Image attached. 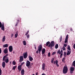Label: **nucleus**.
Here are the masks:
<instances>
[{
	"instance_id": "e433bc0d",
	"label": "nucleus",
	"mask_w": 75,
	"mask_h": 75,
	"mask_svg": "<svg viewBox=\"0 0 75 75\" xmlns=\"http://www.w3.org/2000/svg\"><path fill=\"white\" fill-rule=\"evenodd\" d=\"M60 54H61L60 56V58H62V55H63V54L62 53H61Z\"/></svg>"
},
{
	"instance_id": "c03bdc74",
	"label": "nucleus",
	"mask_w": 75,
	"mask_h": 75,
	"mask_svg": "<svg viewBox=\"0 0 75 75\" xmlns=\"http://www.w3.org/2000/svg\"><path fill=\"white\" fill-rule=\"evenodd\" d=\"M63 50L65 51V47L64 46H63Z\"/></svg>"
},
{
	"instance_id": "72a5a7b5",
	"label": "nucleus",
	"mask_w": 75,
	"mask_h": 75,
	"mask_svg": "<svg viewBox=\"0 0 75 75\" xmlns=\"http://www.w3.org/2000/svg\"><path fill=\"white\" fill-rule=\"evenodd\" d=\"M48 56L49 57H50V56H51V53L50 52L48 53Z\"/></svg>"
},
{
	"instance_id": "37998d69",
	"label": "nucleus",
	"mask_w": 75,
	"mask_h": 75,
	"mask_svg": "<svg viewBox=\"0 0 75 75\" xmlns=\"http://www.w3.org/2000/svg\"><path fill=\"white\" fill-rule=\"evenodd\" d=\"M24 62H23L21 63V65H21V66L22 67V65H24Z\"/></svg>"
},
{
	"instance_id": "a211bd4d",
	"label": "nucleus",
	"mask_w": 75,
	"mask_h": 75,
	"mask_svg": "<svg viewBox=\"0 0 75 75\" xmlns=\"http://www.w3.org/2000/svg\"><path fill=\"white\" fill-rule=\"evenodd\" d=\"M21 75H24V70L23 69L21 71Z\"/></svg>"
},
{
	"instance_id": "2eb2a0df",
	"label": "nucleus",
	"mask_w": 75,
	"mask_h": 75,
	"mask_svg": "<svg viewBox=\"0 0 75 75\" xmlns=\"http://www.w3.org/2000/svg\"><path fill=\"white\" fill-rule=\"evenodd\" d=\"M45 63L43 64L42 65V68L43 70H45Z\"/></svg>"
},
{
	"instance_id": "de8ad7c7",
	"label": "nucleus",
	"mask_w": 75,
	"mask_h": 75,
	"mask_svg": "<svg viewBox=\"0 0 75 75\" xmlns=\"http://www.w3.org/2000/svg\"><path fill=\"white\" fill-rule=\"evenodd\" d=\"M73 48L75 49V43L73 45Z\"/></svg>"
},
{
	"instance_id": "680f3d73",
	"label": "nucleus",
	"mask_w": 75,
	"mask_h": 75,
	"mask_svg": "<svg viewBox=\"0 0 75 75\" xmlns=\"http://www.w3.org/2000/svg\"><path fill=\"white\" fill-rule=\"evenodd\" d=\"M38 32H40V30L38 31Z\"/></svg>"
},
{
	"instance_id": "0e129e2a",
	"label": "nucleus",
	"mask_w": 75,
	"mask_h": 75,
	"mask_svg": "<svg viewBox=\"0 0 75 75\" xmlns=\"http://www.w3.org/2000/svg\"><path fill=\"white\" fill-rule=\"evenodd\" d=\"M13 53H14V52H13Z\"/></svg>"
},
{
	"instance_id": "473e14b6",
	"label": "nucleus",
	"mask_w": 75,
	"mask_h": 75,
	"mask_svg": "<svg viewBox=\"0 0 75 75\" xmlns=\"http://www.w3.org/2000/svg\"><path fill=\"white\" fill-rule=\"evenodd\" d=\"M54 58H53L51 60V63H53L54 62Z\"/></svg>"
},
{
	"instance_id": "412c9836",
	"label": "nucleus",
	"mask_w": 75,
	"mask_h": 75,
	"mask_svg": "<svg viewBox=\"0 0 75 75\" xmlns=\"http://www.w3.org/2000/svg\"><path fill=\"white\" fill-rule=\"evenodd\" d=\"M74 69H75L74 67H71L70 68V70L71 71H74Z\"/></svg>"
},
{
	"instance_id": "20e7f679",
	"label": "nucleus",
	"mask_w": 75,
	"mask_h": 75,
	"mask_svg": "<svg viewBox=\"0 0 75 75\" xmlns=\"http://www.w3.org/2000/svg\"><path fill=\"white\" fill-rule=\"evenodd\" d=\"M23 58L24 59H25L27 58L28 54L27 52H26L25 53H24L23 54Z\"/></svg>"
},
{
	"instance_id": "5fc2aeb1",
	"label": "nucleus",
	"mask_w": 75,
	"mask_h": 75,
	"mask_svg": "<svg viewBox=\"0 0 75 75\" xmlns=\"http://www.w3.org/2000/svg\"><path fill=\"white\" fill-rule=\"evenodd\" d=\"M70 73L71 74H72L73 73V71H70Z\"/></svg>"
},
{
	"instance_id": "3c124183",
	"label": "nucleus",
	"mask_w": 75,
	"mask_h": 75,
	"mask_svg": "<svg viewBox=\"0 0 75 75\" xmlns=\"http://www.w3.org/2000/svg\"><path fill=\"white\" fill-rule=\"evenodd\" d=\"M1 53V48H0V54Z\"/></svg>"
},
{
	"instance_id": "8fccbe9b",
	"label": "nucleus",
	"mask_w": 75,
	"mask_h": 75,
	"mask_svg": "<svg viewBox=\"0 0 75 75\" xmlns=\"http://www.w3.org/2000/svg\"><path fill=\"white\" fill-rule=\"evenodd\" d=\"M64 47H67V44H64Z\"/></svg>"
},
{
	"instance_id": "f3484780",
	"label": "nucleus",
	"mask_w": 75,
	"mask_h": 75,
	"mask_svg": "<svg viewBox=\"0 0 75 75\" xmlns=\"http://www.w3.org/2000/svg\"><path fill=\"white\" fill-rule=\"evenodd\" d=\"M42 54H44L45 52V49L43 48L42 49Z\"/></svg>"
},
{
	"instance_id": "0eeeda50",
	"label": "nucleus",
	"mask_w": 75,
	"mask_h": 75,
	"mask_svg": "<svg viewBox=\"0 0 75 75\" xmlns=\"http://www.w3.org/2000/svg\"><path fill=\"white\" fill-rule=\"evenodd\" d=\"M30 65V62L29 61L27 60L26 63V67H29Z\"/></svg>"
},
{
	"instance_id": "a18cd8bd",
	"label": "nucleus",
	"mask_w": 75,
	"mask_h": 75,
	"mask_svg": "<svg viewBox=\"0 0 75 75\" xmlns=\"http://www.w3.org/2000/svg\"><path fill=\"white\" fill-rule=\"evenodd\" d=\"M55 53H56V52H53L52 53V55H54V54H55Z\"/></svg>"
},
{
	"instance_id": "1a4fd4ad",
	"label": "nucleus",
	"mask_w": 75,
	"mask_h": 75,
	"mask_svg": "<svg viewBox=\"0 0 75 75\" xmlns=\"http://www.w3.org/2000/svg\"><path fill=\"white\" fill-rule=\"evenodd\" d=\"M68 35H67L66 36V38L65 39V41H64L65 43H67V42H68Z\"/></svg>"
},
{
	"instance_id": "aec40b11",
	"label": "nucleus",
	"mask_w": 75,
	"mask_h": 75,
	"mask_svg": "<svg viewBox=\"0 0 75 75\" xmlns=\"http://www.w3.org/2000/svg\"><path fill=\"white\" fill-rule=\"evenodd\" d=\"M6 40V36L5 35H4L3 37V38L2 39V41L3 42H4L5 41V40Z\"/></svg>"
},
{
	"instance_id": "864d4df0",
	"label": "nucleus",
	"mask_w": 75,
	"mask_h": 75,
	"mask_svg": "<svg viewBox=\"0 0 75 75\" xmlns=\"http://www.w3.org/2000/svg\"><path fill=\"white\" fill-rule=\"evenodd\" d=\"M35 46V50H37V48H36V46H35V45H34Z\"/></svg>"
},
{
	"instance_id": "f8f14e48",
	"label": "nucleus",
	"mask_w": 75,
	"mask_h": 75,
	"mask_svg": "<svg viewBox=\"0 0 75 75\" xmlns=\"http://www.w3.org/2000/svg\"><path fill=\"white\" fill-rule=\"evenodd\" d=\"M8 54H6V55L4 56L3 58V61L4 60V59H6V58H7V57H7V56H8Z\"/></svg>"
},
{
	"instance_id": "9d476101",
	"label": "nucleus",
	"mask_w": 75,
	"mask_h": 75,
	"mask_svg": "<svg viewBox=\"0 0 75 75\" xmlns=\"http://www.w3.org/2000/svg\"><path fill=\"white\" fill-rule=\"evenodd\" d=\"M1 30L3 31H4V23H2V25L1 26Z\"/></svg>"
},
{
	"instance_id": "7ed1b4c3",
	"label": "nucleus",
	"mask_w": 75,
	"mask_h": 75,
	"mask_svg": "<svg viewBox=\"0 0 75 75\" xmlns=\"http://www.w3.org/2000/svg\"><path fill=\"white\" fill-rule=\"evenodd\" d=\"M68 67L66 66H64L63 69V74H67L68 72Z\"/></svg>"
},
{
	"instance_id": "9b49d317",
	"label": "nucleus",
	"mask_w": 75,
	"mask_h": 75,
	"mask_svg": "<svg viewBox=\"0 0 75 75\" xmlns=\"http://www.w3.org/2000/svg\"><path fill=\"white\" fill-rule=\"evenodd\" d=\"M4 52L5 53V54H7V53H8V50L7 48H6L4 50Z\"/></svg>"
},
{
	"instance_id": "4be33fe9",
	"label": "nucleus",
	"mask_w": 75,
	"mask_h": 75,
	"mask_svg": "<svg viewBox=\"0 0 75 75\" xmlns=\"http://www.w3.org/2000/svg\"><path fill=\"white\" fill-rule=\"evenodd\" d=\"M19 21H20L18 20L17 21V22H16L15 25L16 27H17V26L18 25V23H19Z\"/></svg>"
},
{
	"instance_id": "c9c22d12",
	"label": "nucleus",
	"mask_w": 75,
	"mask_h": 75,
	"mask_svg": "<svg viewBox=\"0 0 75 75\" xmlns=\"http://www.w3.org/2000/svg\"><path fill=\"white\" fill-rule=\"evenodd\" d=\"M73 65L74 67H75V60L73 62Z\"/></svg>"
},
{
	"instance_id": "39448f33",
	"label": "nucleus",
	"mask_w": 75,
	"mask_h": 75,
	"mask_svg": "<svg viewBox=\"0 0 75 75\" xmlns=\"http://www.w3.org/2000/svg\"><path fill=\"white\" fill-rule=\"evenodd\" d=\"M23 59H24V58H23V56H21L20 57V59H19V62H21L22 61H23Z\"/></svg>"
},
{
	"instance_id": "b1692460",
	"label": "nucleus",
	"mask_w": 75,
	"mask_h": 75,
	"mask_svg": "<svg viewBox=\"0 0 75 75\" xmlns=\"http://www.w3.org/2000/svg\"><path fill=\"white\" fill-rule=\"evenodd\" d=\"M21 67L22 66H21L20 65L18 66V69H21Z\"/></svg>"
},
{
	"instance_id": "4468645a",
	"label": "nucleus",
	"mask_w": 75,
	"mask_h": 75,
	"mask_svg": "<svg viewBox=\"0 0 75 75\" xmlns=\"http://www.w3.org/2000/svg\"><path fill=\"white\" fill-rule=\"evenodd\" d=\"M2 66L3 68H5V67H6V63H5V62H2Z\"/></svg>"
},
{
	"instance_id": "dca6fc26",
	"label": "nucleus",
	"mask_w": 75,
	"mask_h": 75,
	"mask_svg": "<svg viewBox=\"0 0 75 75\" xmlns=\"http://www.w3.org/2000/svg\"><path fill=\"white\" fill-rule=\"evenodd\" d=\"M8 47V44L4 45L3 46V48H7Z\"/></svg>"
},
{
	"instance_id": "09e8293b",
	"label": "nucleus",
	"mask_w": 75,
	"mask_h": 75,
	"mask_svg": "<svg viewBox=\"0 0 75 75\" xmlns=\"http://www.w3.org/2000/svg\"><path fill=\"white\" fill-rule=\"evenodd\" d=\"M13 35H14V34H12L11 35V38H12V37H13Z\"/></svg>"
},
{
	"instance_id": "a19ab883",
	"label": "nucleus",
	"mask_w": 75,
	"mask_h": 75,
	"mask_svg": "<svg viewBox=\"0 0 75 75\" xmlns=\"http://www.w3.org/2000/svg\"><path fill=\"white\" fill-rule=\"evenodd\" d=\"M2 71H1V68H0V75H1Z\"/></svg>"
},
{
	"instance_id": "79ce46f5",
	"label": "nucleus",
	"mask_w": 75,
	"mask_h": 75,
	"mask_svg": "<svg viewBox=\"0 0 75 75\" xmlns=\"http://www.w3.org/2000/svg\"><path fill=\"white\" fill-rule=\"evenodd\" d=\"M28 33H29V30H28V31L27 32L25 33V35H27L28 34Z\"/></svg>"
},
{
	"instance_id": "4d7b16f0",
	"label": "nucleus",
	"mask_w": 75,
	"mask_h": 75,
	"mask_svg": "<svg viewBox=\"0 0 75 75\" xmlns=\"http://www.w3.org/2000/svg\"><path fill=\"white\" fill-rule=\"evenodd\" d=\"M38 72L36 73V74H35V75H38Z\"/></svg>"
},
{
	"instance_id": "cd10ccee",
	"label": "nucleus",
	"mask_w": 75,
	"mask_h": 75,
	"mask_svg": "<svg viewBox=\"0 0 75 75\" xmlns=\"http://www.w3.org/2000/svg\"><path fill=\"white\" fill-rule=\"evenodd\" d=\"M55 48L56 49H57V48H58V44H57L55 46Z\"/></svg>"
},
{
	"instance_id": "052dcab7",
	"label": "nucleus",
	"mask_w": 75,
	"mask_h": 75,
	"mask_svg": "<svg viewBox=\"0 0 75 75\" xmlns=\"http://www.w3.org/2000/svg\"><path fill=\"white\" fill-rule=\"evenodd\" d=\"M71 31H72V28H71Z\"/></svg>"
},
{
	"instance_id": "bf43d9fd",
	"label": "nucleus",
	"mask_w": 75,
	"mask_h": 75,
	"mask_svg": "<svg viewBox=\"0 0 75 75\" xmlns=\"http://www.w3.org/2000/svg\"><path fill=\"white\" fill-rule=\"evenodd\" d=\"M18 70H19V72H20V71L21 70V69H18Z\"/></svg>"
},
{
	"instance_id": "603ef678",
	"label": "nucleus",
	"mask_w": 75,
	"mask_h": 75,
	"mask_svg": "<svg viewBox=\"0 0 75 75\" xmlns=\"http://www.w3.org/2000/svg\"><path fill=\"white\" fill-rule=\"evenodd\" d=\"M54 64H56V61H54L53 62Z\"/></svg>"
},
{
	"instance_id": "393cba45",
	"label": "nucleus",
	"mask_w": 75,
	"mask_h": 75,
	"mask_svg": "<svg viewBox=\"0 0 75 75\" xmlns=\"http://www.w3.org/2000/svg\"><path fill=\"white\" fill-rule=\"evenodd\" d=\"M67 50L69 51H71V47L69 45H68L67 47Z\"/></svg>"
},
{
	"instance_id": "f704fd0d",
	"label": "nucleus",
	"mask_w": 75,
	"mask_h": 75,
	"mask_svg": "<svg viewBox=\"0 0 75 75\" xmlns=\"http://www.w3.org/2000/svg\"><path fill=\"white\" fill-rule=\"evenodd\" d=\"M65 60V58L64 57L62 59V62H64V61Z\"/></svg>"
},
{
	"instance_id": "2f4dec72",
	"label": "nucleus",
	"mask_w": 75,
	"mask_h": 75,
	"mask_svg": "<svg viewBox=\"0 0 75 75\" xmlns=\"http://www.w3.org/2000/svg\"><path fill=\"white\" fill-rule=\"evenodd\" d=\"M57 54H61V52L60 50H59L57 52Z\"/></svg>"
},
{
	"instance_id": "6e6552de",
	"label": "nucleus",
	"mask_w": 75,
	"mask_h": 75,
	"mask_svg": "<svg viewBox=\"0 0 75 75\" xmlns=\"http://www.w3.org/2000/svg\"><path fill=\"white\" fill-rule=\"evenodd\" d=\"M3 61H5V62L6 63H8V61H9V60H8V57H6V59H5L4 60H3Z\"/></svg>"
},
{
	"instance_id": "13d9d810",
	"label": "nucleus",
	"mask_w": 75,
	"mask_h": 75,
	"mask_svg": "<svg viewBox=\"0 0 75 75\" xmlns=\"http://www.w3.org/2000/svg\"><path fill=\"white\" fill-rule=\"evenodd\" d=\"M41 75H46V74H45L44 73H43Z\"/></svg>"
},
{
	"instance_id": "6ab92c4d",
	"label": "nucleus",
	"mask_w": 75,
	"mask_h": 75,
	"mask_svg": "<svg viewBox=\"0 0 75 75\" xmlns=\"http://www.w3.org/2000/svg\"><path fill=\"white\" fill-rule=\"evenodd\" d=\"M71 50L69 51V50H67V55H68L71 54Z\"/></svg>"
},
{
	"instance_id": "c756f323",
	"label": "nucleus",
	"mask_w": 75,
	"mask_h": 75,
	"mask_svg": "<svg viewBox=\"0 0 75 75\" xmlns=\"http://www.w3.org/2000/svg\"><path fill=\"white\" fill-rule=\"evenodd\" d=\"M62 36H61L60 38H59L60 42H61V41H62Z\"/></svg>"
},
{
	"instance_id": "ddd939ff",
	"label": "nucleus",
	"mask_w": 75,
	"mask_h": 75,
	"mask_svg": "<svg viewBox=\"0 0 75 75\" xmlns=\"http://www.w3.org/2000/svg\"><path fill=\"white\" fill-rule=\"evenodd\" d=\"M29 59L30 61H32L33 60V58L31 57V55L29 56Z\"/></svg>"
},
{
	"instance_id": "c85d7f7f",
	"label": "nucleus",
	"mask_w": 75,
	"mask_h": 75,
	"mask_svg": "<svg viewBox=\"0 0 75 75\" xmlns=\"http://www.w3.org/2000/svg\"><path fill=\"white\" fill-rule=\"evenodd\" d=\"M50 44V41H48L46 43V46H48L49 44Z\"/></svg>"
},
{
	"instance_id": "f257e3e1",
	"label": "nucleus",
	"mask_w": 75,
	"mask_h": 75,
	"mask_svg": "<svg viewBox=\"0 0 75 75\" xmlns=\"http://www.w3.org/2000/svg\"><path fill=\"white\" fill-rule=\"evenodd\" d=\"M42 45H40L38 47V50L36 52V54H38V51L39 53L40 54L41 52V51L42 50Z\"/></svg>"
},
{
	"instance_id": "69168bd1",
	"label": "nucleus",
	"mask_w": 75,
	"mask_h": 75,
	"mask_svg": "<svg viewBox=\"0 0 75 75\" xmlns=\"http://www.w3.org/2000/svg\"><path fill=\"white\" fill-rule=\"evenodd\" d=\"M28 68L30 69V68Z\"/></svg>"
},
{
	"instance_id": "4c0bfd02",
	"label": "nucleus",
	"mask_w": 75,
	"mask_h": 75,
	"mask_svg": "<svg viewBox=\"0 0 75 75\" xmlns=\"http://www.w3.org/2000/svg\"><path fill=\"white\" fill-rule=\"evenodd\" d=\"M26 37L27 38H30V35L28 34L27 35Z\"/></svg>"
},
{
	"instance_id": "f03ea898",
	"label": "nucleus",
	"mask_w": 75,
	"mask_h": 75,
	"mask_svg": "<svg viewBox=\"0 0 75 75\" xmlns=\"http://www.w3.org/2000/svg\"><path fill=\"white\" fill-rule=\"evenodd\" d=\"M55 43H54V41H52L51 42L50 44L48 46V47H50L51 50L52 49V47H54Z\"/></svg>"
},
{
	"instance_id": "ea45409f",
	"label": "nucleus",
	"mask_w": 75,
	"mask_h": 75,
	"mask_svg": "<svg viewBox=\"0 0 75 75\" xmlns=\"http://www.w3.org/2000/svg\"><path fill=\"white\" fill-rule=\"evenodd\" d=\"M16 62H15V61H13V62H12V64H13V65H16Z\"/></svg>"
},
{
	"instance_id": "5701e85b",
	"label": "nucleus",
	"mask_w": 75,
	"mask_h": 75,
	"mask_svg": "<svg viewBox=\"0 0 75 75\" xmlns=\"http://www.w3.org/2000/svg\"><path fill=\"white\" fill-rule=\"evenodd\" d=\"M58 60H56V65L57 67H59V64H58Z\"/></svg>"
},
{
	"instance_id": "a878e982",
	"label": "nucleus",
	"mask_w": 75,
	"mask_h": 75,
	"mask_svg": "<svg viewBox=\"0 0 75 75\" xmlns=\"http://www.w3.org/2000/svg\"><path fill=\"white\" fill-rule=\"evenodd\" d=\"M17 37H18V32H16V34L15 35V38H17Z\"/></svg>"
},
{
	"instance_id": "e2e57ef3",
	"label": "nucleus",
	"mask_w": 75,
	"mask_h": 75,
	"mask_svg": "<svg viewBox=\"0 0 75 75\" xmlns=\"http://www.w3.org/2000/svg\"><path fill=\"white\" fill-rule=\"evenodd\" d=\"M11 62H10V64H11Z\"/></svg>"
},
{
	"instance_id": "58836bf2",
	"label": "nucleus",
	"mask_w": 75,
	"mask_h": 75,
	"mask_svg": "<svg viewBox=\"0 0 75 75\" xmlns=\"http://www.w3.org/2000/svg\"><path fill=\"white\" fill-rule=\"evenodd\" d=\"M16 68V66H14L13 68V70H15Z\"/></svg>"
},
{
	"instance_id": "423d86ee",
	"label": "nucleus",
	"mask_w": 75,
	"mask_h": 75,
	"mask_svg": "<svg viewBox=\"0 0 75 75\" xmlns=\"http://www.w3.org/2000/svg\"><path fill=\"white\" fill-rule=\"evenodd\" d=\"M9 51L10 52H12L13 51V46H10L9 47Z\"/></svg>"
},
{
	"instance_id": "6e6d98bb",
	"label": "nucleus",
	"mask_w": 75,
	"mask_h": 75,
	"mask_svg": "<svg viewBox=\"0 0 75 75\" xmlns=\"http://www.w3.org/2000/svg\"><path fill=\"white\" fill-rule=\"evenodd\" d=\"M63 52V51H62V50H61L60 52H61V53H62Z\"/></svg>"
},
{
	"instance_id": "49530a36",
	"label": "nucleus",
	"mask_w": 75,
	"mask_h": 75,
	"mask_svg": "<svg viewBox=\"0 0 75 75\" xmlns=\"http://www.w3.org/2000/svg\"><path fill=\"white\" fill-rule=\"evenodd\" d=\"M2 23L1 22H0V28L1 27Z\"/></svg>"
},
{
	"instance_id": "7c9ffc66",
	"label": "nucleus",
	"mask_w": 75,
	"mask_h": 75,
	"mask_svg": "<svg viewBox=\"0 0 75 75\" xmlns=\"http://www.w3.org/2000/svg\"><path fill=\"white\" fill-rule=\"evenodd\" d=\"M66 55H67V53L64 52V57H66Z\"/></svg>"
},
{
	"instance_id": "bb28decb",
	"label": "nucleus",
	"mask_w": 75,
	"mask_h": 75,
	"mask_svg": "<svg viewBox=\"0 0 75 75\" xmlns=\"http://www.w3.org/2000/svg\"><path fill=\"white\" fill-rule=\"evenodd\" d=\"M23 44L24 45H26V42L25 41H23Z\"/></svg>"
}]
</instances>
